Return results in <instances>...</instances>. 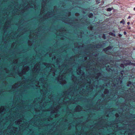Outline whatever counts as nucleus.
I'll list each match as a JSON object with an SVG mask.
<instances>
[{
	"mask_svg": "<svg viewBox=\"0 0 135 135\" xmlns=\"http://www.w3.org/2000/svg\"><path fill=\"white\" fill-rule=\"evenodd\" d=\"M127 24L128 25H129L130 24V22H128L127 23Z\"/></svg>",
	"mask_w": 135,
	"mask_h": 135,
	"instance_id": "ddd939ff",
	"label": "nucleus"
},
{
	"mask_svg": "<svg viewBox=\"0 0 135 135\" xmlns=\"http://www.w3.org/2000/svg\"><path fill=\"white\" fill-rule=\"evenodd\" d=\"M123 66V64H121V65H120V66H121V67H122V66Z\"/></svg>",
	"mask_w": 135,
	"mask_h": 135,
	"instance_id": "4468645a",
	"label": "nucleus"
},
{
	"mask_svg": "<svg viewBox=\"0 0 135 135\" xmlns=\"http://www.w3.org/2000/svg\"><path fill=\"white\" fill-rule=\"evenodd\" d=\"M109 35H112V36H115V35L112 33L110 32V33H109Z\"/></svg>",
	"mask_w": 135,
	"mask_h": 135,
	"instance_id": "423d86ee",
	"label": "nucleus"
},
{
	"mask_svg": "<svg viewBox=\"0 0 135 135\" xmlns=\"http://www.w3.org/2000/svg\"><path fill=\"white\" fill-rule=\"evenodd\" d=\"M128 28L129 29H131V28L130 27H129Z\"/></svg>",
	"mask_w": 135,
	"mask_h": 135,
	"instance_id": "dca6fc26",
	"label": "nucleus"
},
{
	"mask_svg": "<svg viewBox=\"0 0 135 135\" xmlns=\"http://www.w3.org/2000/svg\"><path fill=\"white\" fill-rule=\"evenodd\" d=\"M26 68H27V70H26V71H27L28 69V67H27Z\"/></svg>",
	"mask_w": 135,
	"mask_h": 135,
	"instance_id": "f8f14e48",
	"label": "nucleus"
},
{
	"mask_svg": "<svg viewBox=\"0 0 135 135\" xmlns=\"http://www.w3.org/2000/svg\"><path fill=\"white\" fill-rule=\"evenodd\" d=\"M118 36L119 37H121L122 36V35L120 34H119Z\"/></svg>",
	"mask_w": 135,
	"mask_h": 135,
	"instance_id": "9d476101",
	"label": "nucleus"
},
{
	"mask_svg": "<svg viewBox=\"0 0 135 135\" xmlns=\"http://www.w3.org/2000/svg\"><path fill=\"white\" fill-rule=\"evenodd\" d=\"M93 16V15L92 14H90L89 15V17L91 18Z\"/></svg>",
	"mask_w": 135,
	"mask_h": 135,
	"instance_id": "0eeeda50",
	"label": "nucleus"
},
{
	"mask_svg": "<svg viewBox=\"0 0 135 135\" xmlns=\"http://www.w3.org/2000/svg\"><path fill=\"white\" fill-rule=\"evenodd\" d=\"M131 18V17H130V16H128V18Z\"/></svg>",
	"mask_w": 135,
	"mask_h": 135,
	"instance_id": "2eb2a0df",
	"label": "nucleus"
},
{
	"mask_svg": "<svg viewBox=\"0 0 135 135\" xmlns=\"http://www.w3.org/2000/svg\"><path fill=\"white\" fill-rule=\"evenodd\" d=\"M134 10L135 11V7H134Z\"/></svg>",
	"mask_w": 135,
	"mask_h": 135,
	"instance_id": "a211bd4d",
	"label": "nucleus"
},
{
	"mask_svg": "<svg viewBox=\"0 0 135 135\" xmlns=\"http://www.w3.org/2000/svg\"><path fill=\"white\" fill-rule=\"evenodd\" d=\"M65 76L64 75L62 76H60L59 77V79H58V81H59L61 84H64L66 83V81L65 79Z\"/></svg>",
	"mask_w": 135,
	"mask_h": 135,
	"instance_id": "f257e3e1",
	"label": "nucleus"
},
{
	"mask_svg": "<svg viewBox=\"0 0 135 135\" xmlns=\"http://www.w3.org/2000/svg\"><path fill=\"white\" fill-rule=\"evenodd\" d=\"M17 124H20V122H19V123H17Z\"/></svg>",
	"mask_w": 135,
	"mask_h": 135,
	"instance_id": "f3484780",
	"label": "nucleus"
},
{
	"mask_svg": "<svg viewBox=\"0 0 135 135\" xmlns=\"http://www.w3.org/2000/svg\"><path fill=\"white\" fill-rule=\"evenodd\" d=\"M111 48L110 46L108 47L107 48L104 49V50L105 51H107L108 50H110Z\"/></svg>",
	"mask_w": 135,
	"mask_h": 135,
	"instance_id": "f03ea898",
	"label": "nucleus"
},
{
	"mask_svg": "<svg viewBox=\"0 0 135 135\" xmlns=\"http://www.w3.org/2000/svg\"><path fill=\"white\" fill-rule=\"evenodd\" d=\"M113 8H108L107 9V11H111Z\"/></svg>",
	"mask_w": 135,
	"mask_h": 135,
	"instance_id": "7ed1b4c3",
	"label": "nucleus"
},
{
	"mask_svg": "<svg viewBox=\"0 0 135 135\" xmlns=\"http://www.w3.org/2000/svg\"><path fill=\"white\" fill-rule=\"evenodd\" d=\"M124 33L125 35H126V32L124 31Z\"/></svg>",
	"mask_w": 135,
	"mask_h": 135,
	"instance_id": "9b49d317",
	"label": "nucleus"
},
{
	"mask_svg": "<svg viewBox=\"0 0 135 135\" xmlns=\"http://www.w3.org/2000/svg\"><path fill=\"white\" fill-rule=\"evenodd\" d=\"M78 70H77V73H78L79 74H80V73H81V72H80H80H79H79H78Z\"/></svg>",
	"mask_w": 135,
	"mask_h": 135,
	"instance_id": "6e6552de",
	"label": "nucleus"
},
{
	"mask_svg": "<svg viewBox=\"0 0 135 135\" xmlns=\"http://www.w3.org/2000/svg\"><path fill=\"white\" fill-rule=\"evenodd\" d=\"M120 23H122L123 25L125 23V22L124 20H123L122 21H120Z\"/></svg>",
	"mask_w": 135,
	"mask_h": 135,
	"instance_id": "20e7f679",
	"label": "nucleus"
},
{
	"mask_svg": "<svg viewBox=\"0 0 135 135\" xmlns=\"http://www.w3.org/2000/svg\"><path fill=\"white\" fill-rule=\"evenodd\" d=\"M42 8H43V6H42ZM43 8L42 9V10H41V13H43V12H42V11H43Z\"/></svg>",
	"mask_w": 135,
	"mask_h": 135,
	"instance_id": "1a4fd4ad",
	"label": "nucleus"
},
{
	"mask_svg": "<svg viewBox=\"0 0 135 135\" xmlns=\"http://www.w3.org/2000/svg\"><path fill=\"white\" fill-rule=\"evenodd\" d=\"M37 65H36L34 67V69H35V70H36V71H37L38 69V68H37Z\"/></svg>",
	"mask_w": 135,
	"mask_h": 135,
	"instance_id": "39448f33",
	"label": "nucleus"
}]
</instances>
